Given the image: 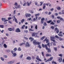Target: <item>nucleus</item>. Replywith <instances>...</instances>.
Wrapping results in <instances>:
<instances>
[{
	"mask_svg": "<svg viewBox=\"0 0 64 64\" xmlns=\"http://www.w3.org/2000/svg\"><path fill=\"white\" fill-rule=\"evenodd\" d=\"M44 26H47V23H46V22H44Z\"/></svg>",
	"mask_w": 64,
	"mask_h": 64,
	"instance_id": "29",
	"label": "nucleus"
},
{
	"mask_svg": "<svg viewBox=\"0 0 64 64\" xmlns=\"http://www.w3.org/2000/svg\"><path fill=\"white\" fill-rule=\"evenodd\" d=\"M50 42H48L47 44V45L50 48Z\"/></svg>",
	"mask_w": 64,
	"mask_h": 64,
	"instance_id": "30",
	"label": "nucleus"
},
{
	"mask_svg": "<svg viewBox=\"0 0 64 64\" xmlns=\"http://www.w3.org/2000/svg\"><path fill=\"white\" fill-rule=\"evenodd\" d=\"M17 50V48H14V52H16V50Z\"/></svg>",
	"mask_w": 64,
	"mask_h": 64,
	"instance_id": "27",
	"label": "nucleus"
},
{
	"mask_svg": "<svg viewBox=\"0 0 64 64\" xmlns=\"http://www.w3.org/2000/svg\"><path fill=\"white\" fill-rule=\"evenodd\" d=\"M40 44H39V45L38 46V47L39 48H40V49L41 48H42V47H41V46L40 45Z\"/></svg>",
	"mask_w": 64,
	"mask_h": 64,
	"instance_id": "35",
	"label": "nucleus"
},
{
	"mask_svg": "<svg viewBox=\"0 0 64 64\" xmlns=\"http://www.w3.org/2000/svg\"><path fill=\"white\" fill-rule=\"evenodd\" d=\"M4 46L5 48H6L7 47V46L6 44H4Z\"/></svg>",
	"mask_w": 64,
	"mask_h": 64,
	"instance_id": "23",
	"label": "nucleus"
},
{
	"mask_svg": "<svg viewBox=\"0 0 64 64\" xmlns=\"http://www.w3.org/2000/svg\"><path fill=\"white\" fill-rule=\"evenodd\" d=\"M27 5H28V6H30V4L32 3V2H30V3L29 2H28L27 3H26Z\"/></svg>",
	"mask_w": 64,
	"mask_h": 64,
	"instance_id": "15",
	"label": "nucleus"
},
{
	"mask_svg": "<svg viewBox=\"0 0 64 64\" xmlns=\"http://www.w3.org/2000/svg\"><path fill=\"white\" fill-rule=\"evenodd\" d=\"M24 21H25V19H22L21 21L22 23H23V22H24Z\"/></svg>",
	"mask_w": 64,
	"mask_h": 64,
	"instance_id": "24",
	"label": "nucleus"
},
{
	"mask_svg": "<svg viewBox=\"0 0 64 64\" xmlns=\"http://www.w3.org/2000/svg\"><path fill=\"white\" fill-rule=\"evenodd\" d=\"M26 59L27 60H30L31 59V58L30 57L28 56L26 58Z\"/></svg>",
	"mask_w": 64,
	"mask_h": 64,
	"instance_id": "21",
	"label": "nucleus"
},
{
	"mask_svg": "<svg viewBox=\"0 0 64 64\" xmlns=\"http://www.w3.org/2000/svg\"><path fill=\"white\" fill-rule=\"evenodd\" d=\"M46 57H51V54H46Z\"/></svg>",
	"mask_w": 64,
	"mask_h": 64,
	"instance_id": "13",
	"label": "nucleus"
},
{
	"mask_svg": "<svg viewBox=\"0 0 64 64\" xmlns=\"http://www.w3.org/2000/svg\"><path fill=\"white\" fill-rule=\"evenodd\" d=\"M44 37H45L44 36H42V37L41 39V40H43V39H44Z\"/></svg>",
	"mask_w": 64,
	"mask_h": 64,
	"instance_id": "31",
	"label": "nucleus"
},
{
	"mask_svg": "<svg viewBox=\"0 0 64 64\" xmlns=\"http://www.w3.org/2000/svg\"><path fill=\"white\" fill-rule=\"evenodd\" d=\"M50 24V25H55V23H54L53 22H52Z\"/></svg>",
	"mask_w": 64,
	"mask_h": 64,
	"instance_id": "28",
	"label": "nucleus"
},
{
	"mask_svg": "<svg viewBox=\"0 0 64 64\" xmlns=\"http://www.w3.org/2000/svg\"><path fill=\"white\" fill-rule=\"evenodd\" d=\"M55 30L56 32V33H59V29H58L57 28H55Z\"/></svg>",
	"mask_w": 64,
	"mask_h": 64,
	"instance_id": "10",
	"label": "nucleus"
},
{
	"mask_svg": "<svg viewBox=\"0 0 64 64\" xmlns=\"http://www.w3.org/2000/svg\"><path fill=\"white\" fill-rule=\"evenodd\" d=\"M33 43L34 45H40V42H36V40H35L33 41Z\"/></svg>",
	"mask_w": 64,
	"mask_h": 64,
	"instance_id": "2",
	"label": "nucleus"
},
{
	"mask_svg": "<svg viewBox=\"0 0 64 64\" xmlns=\"http://www.w3.org/2000/svg\"><path fill=\"white\" fill-rule=\"evenodd\" d=\"M38 34V32H33L32 34V37H34V36L37 37Z\"/></svg>",
	"mask_w": 64,
	"mask_h": 64,
	"instance_id": "3",
	"label": "nucleus"
},
{
	"mask_svg": "<svg viewBox=\"0 0 64 64\" xmlns=\"http://www.w3.org/2000/svg\"><path fill=\"white\" fill-rule=\"evenodd\" d=\"M35 28L36 30H37V24H36L35 25Z\"/></svg>",
	"mask_w": 64,
	"mask_h": 64,
	"instance_id": "32",
	"label": "nucleus"
},
{
	"mask_svg": "<svg viewBox=\"0 0 64 64\" xmlns=\"http://www.w3.org/2000/svg\"><path fill=\"white\" fill-rule=\"evenodd\" d=\"M42 46L43 48H45V47L46 49L48 50V53H50L51 52V50H50V48H48L47 44H46L44 45L42 44Z\"/></svg>",
	"mask_w": 64,
	"mask_h": 64,
	"instance_id": "1",
	"label": "nucleus"
},
{
	"mask_svg": "<svg viewBox=\"0 0 64 64\" xmlns=\"http://www.w3.org/2000/svg\"><path fill=\"white\" fill-rule=\"evenodd\" d=\"M2 21H8V20H6V19L5 18H2Z\"/></svg>",
	"mask_w": 64,
	"mask_h": 64,
	"instance_id": "17",
	"label": "nucleus"
},
{
	"mask_svg": "<svg viewBox=\"0 0 64 64\" xmlns=\"http://www.w3.org/2000/svg\"><path fill=\"white\" fill-rule=\"evenodd\" d=\"M24 44V43H22V44H20V46H22V45H23V44Z\"/></svg>",
	"mask_w": 64,
	"mask_h": 64,
	"instance_id": "44",
	"label": "nucleus"
},
{
	"mask_svg": "<svg viewBox=\"0 0 64 64\" xmlns=\"http://www.w3.org/2000/svg\"><path fill=\"white\" fill-rule=\"evenodd\" d=\"M55 39V37L53 36L50 37V40L51 41H53L54 42H55V40H54V39Z\"/></svg>",
	"mask_w": 64,
	"mask_h": 64,
	"instance_id": "4",
	"label": "nucleus"
},
{
	"mask_svg": "<svg viewBox=\"0 0 64 64\" xmlns=\"http://www.w3.org/2000/svg\"><path fill=\"white\" fill-rule=\"evenodd\" d=\"M13 51L12 50L11 51V52H12V54H13V55H14V56H16V55H17V54H16L15 53H13Z\"/></svg>",
	"mask_w": 64,
	"mask_h": 64,
	"instance_id": "12",
	"label": "nucleus"
},
{
	"mask_svg": "<svg viewBox=\"0 0 64 64\" xmlns=\"http://www.w3.org/2000/svg\"><path fill=\"white\" fill-rule=\"evenodd\" d=\"M59 40L60 41H61V40H63V39L62 38H59Z\"/></svg>",
	"mask_w": 64,
	"mask_h": 64,
	"instance_id": "50",
	"label": "nucleus"
},
{
	"mask_svg": "<svg viewBox=\"0 0 64 64\" xmlns=\"http://www.w3.org/2000/svg\"><path fill=\"white\" fill-rule=\"evenodd\" d=\"M58 36H60V37H62L63 36V34H58Z\"/></svg>",
	"mask_w": 64,
	"mask_h": 64,
	"instance_id": "26",
	"label": "nucleus"
},
{
	"mask_svg": "<svg viewBox=\"0 0 64 64\" xmlns=\"http://www.w3.org/2000/svg\"><path fill=\"white\" fill-rule=\"evenodd\" d=\"M15 22L16 23H18V21H17V19L15 20Z\"/></svg>",
	"mask_w": 64,
	"mask_h": 64,
	"instance_id": "52",
	"label": "nucleus"
},
{
	"mask_svg": "<svg viewBox=\"0 0 64 64\" xmlns=\"http://www.w3.org/2000/svg\"><path fill=\"white\" fill-rule=\"evenodd\" d=\"M30 40H30L31 42H32L33 41V40H34V39L33 38H32V37H30L29 38Z\"/></svg>",
	"mask_w": 64,
	"mask_h": 64,
	"instance_id": "19",
	"label": "nucleus"
},
{
	"mask_svg": "<svg viewBox=\"0 0 64 64\" xmlns=\"http://www.w3.org/2000/svg\"><path fill=\"white\" fill-rule=\"evenodd\" d=\"M61 21L60 20H58L57 21V23H59Z\"/></svg>",
	"mask_w": 64,
	"mask_h": 64,
	"instance_id": "37",
	"label": "nucleus"
},
{
	"mask_svg": "<svg viewBox=\"0 0 64 64\" xmlns=\"http://www.w3.org/2000/svg\"><path fill=\"white\" fill-rule=\"evenodd\" d=\"M51 28L52 29H54V27L53 26H52L51 27Z\"/></svg>",
	"mask_w": 64,
	"mask_h": 64,
	"instance_id": "58",
	"label": "nucleus"
},
{
	"mask_svg": "<svg viewBox=\"0 0 64 64\" xmlns=\"http://www.w3.org/2000/svg\"><path fill=\"white\" fill-rule=\"evenodd\" d=\"M59 56H60V57H62V54H60L59 55Z\"/></svg>",
	"mask_w": 64,
	"mask_h": 64,
	"instance_id": "54",
	"label": "nucleus"
},
{
	"mask_svg": "<svg viewBox=\"0 0 64 64\" xmlns=\"http://www.w3.org/2000/svg\"><path fill=\"white\" fill-rule=\"evenodd\" d=\"M18 51H21V48H20V47H19L18 48Z\"/></svg>",
	"mask_w": 64,
	"mask_h": 64,
	"instance_id": "60",
	"label": "nucleus"
},
{
	"mask_svg": "<svg viewBox=\"0 0 64 64\" xmlns=\"http://www.w3.org/2000/svg\"><path fill=\"white\" fill-rule=\"evenodd\" d=\"M6 36H9V34L7 33H6Z\"/></svg>",
	"mask_w": 64,
	"mask_h": 64,
	"instance_id": "63",
	"label": "nucleus"
},
{
	"mask_svg": "<svg viewBox=\"0 0 64 64\" xmlns=\"http://www.w3.org/2000/svg\"><path fill=\"white\" fill-rule=\"evenodd\" d=\"M29 31H34V30H32L31 28H30L29 29Z\"/></svg>",
	"mask_w": 64,
	"mask_h": 64,
	"instance_id": "42",
	"label": "nucleus"
},
{
	"mask_svg": "<svg viewBox=\"0 0 64 64\" xmlns=\"http://www.w3.org/2000/svg\"><path fill=\"white\" fill-rule=\"evenodd\" d=\"M31 20V18H27V20H29L30 21V20Z\"/></svg>",
	"mask_w": 64,
	"mask_h": 64,
	"instance_id": "39",
	"label": "nucleus"
},
{
	"mask_svg": "<svg viewBox=\"0 0 64 64\" xmlns=\"http://www.w3.org/2000/svg\"><path fill=\"white\" fill-rule=\"evenodd\" d=\"M7 23V22L6 21H4V24H6Z\"/></svg>",
	"mask_w": 64,
	"mask_h": 64,
	"instance_id": "49",
	"label": "nucleus"
},
{
	"mask_svg": "<svg viewBox=\"0 0 64 64\" xmlns=\"http://www.w3.org/2000/svg\"><path fill=\"white\" fill-rule=\"evenodd\" d=\"M6 51L7 52H10V51L9 50H6Z\"/></svg>",
	"mask_w": 64,
	"mask_h": 64,
	"instance_id": "55",
	"label": "nucleus"
},
{
	"mask_svg": "<svg viewBox=\"0 0 64 64\" xmlns=\"http://www.w3.org/2000/svg\"><path fill=\"white\" fill-rule=\"evenodd\" d=\"M44 6L43 7V9H45V8H46V4H43Z\"/></svg>",
	"mask_w": 64,
	"mask_h": 64,
	"instance_id": "20",
	"label": "nucleus"
},
{
	"mask_svg": "<svg viewBox=\"0 0 64 64\" xmlns=\"http://www.w3.org/2000/svg\"><path fill=\"white\" fill-rule=\"evenodd\" d=\"M53 59V57H51L50 58V59L48 60H47L45 62H48V61H51Z\"/></svg>",
	"mask_w": 64,
	"mask_h": 64,
	"instance_id": "5",
	"label": "nucleus"
},
{
	"mask_svg": "<svg viewBox=\"0 0 64 64\" xmlns=\"http://www.w3.org/2000/svg\"><path fill=\"white\" fill-rule=\"evenodd\" d=\"M36 59L37 60H38V61H42V60H41L39 58V57L38 56H37L36 58Z\"/></svg>",
	"mask_w": 64,
	"mask_h": 64,
	"instance_id": "6",
	"label": "nucleus"
},
{
	"mask_svg": "<svg viewBox=\"0 0 64 64\" xmlns=\"http://www.w3.org/2000/svg\"><path fill=\"white\" fill-rule=\"evenodd\" d=\"M31 16V14H26V17H28Z\"/></svg>",
	"mask_w": 64,
	"mask_h": 64,
	"instance_id": "18",
	"label": "nucleus"
},
{
	"mask_svg": "<svg viewBox=\"0 0 64 64\" xmlns=\"http://www.w3.org/2000/svg\"><path fill=\"white\" fill-rule=\"evenodd\" d=\"M16 32H18L19 33V32H20L21 31L20 30V29L19 28H17L16 29Z\"/></svg>",
	"mask_w": 64,
	"mask_h": 64,
	"instance_id": "7",
	"label": "nucleus"
},
{
	"mask_svg": "<svg viewBox=\"0 0 64 64\" xmlns=\"http://www.w3.org/2000/svg\"><path fill=\"white\" fill-rule=\"evenodd\" d=\"M55 37L56 38H59V37H58V36L56 35L55 36Z\"/></svg>",
	"mask_w": 64,
	"mask_h": 64,
	"instance_id": "64",
	"label": "nucleus"
},
{
	"mask_svg": "<svg viewBox=\"0 0 64 64\" xmlns=\"http://www.w3.org/2000/svg\"><path fill=\"white\" fill-rule=\"evenodd\" d=\"M39 15H40V14L39 13L35 14V16H39Z\"/></svg>",
	"mask_w": 64,
	"mask_h": 64,
	"instance_id": "45",
	"label": "nucleus"
},
{
	"mask_svg": "<svg viewBox=\"0 0 64 64\" xmlns=\"http://www.w3.org/2000/svg\"><path fill=\"white\" fill-rule=\"evenodd\" d=\"M14 14H16V10H14V12H13Z\"/></svg>",
	"mask_w": 64,
	"mask_h": 64,
	"instance_id": "59",
	"label": "nucleus"
},
{
	"mask_svg": "<svg viewBox=\"0 0 64 64\" xmlns=\"http://www.w3.org/2000/svg\"><path fill=\"white\" fill-rule=\"evenodd\" d=\"M30 12L31 13H34V12L33 11H32V10H30Z\"/></svg>",
	"mask_w": 64,
	"mask_h": 64,
	"instance_id": "53",
	"label": "nucleus"
},
{
	"mask_svg": "<svg viewBox=\"0 0 64 64\" xmlns=\"http://www.w3.org/2000/svg\"><path fill=\"white\" fill-rule=\"evenodd\" d=\"M52 22V20H50L46 22L47 23H51Z\"/></svg>",
	"mask_w": 64,
	"mask_h": 64,
	"instance_id": "25",
	"label": "nucleus"
},
{
	"mask_svg": "<svg viewBox=\"0 0 64 64\" xmlns=\"http://www.w3.org/2000/svg\"><path fill=\"white\" fill-rule=\"evenodd\" d=\"M23 54H22L20 56V58H22V57H23Z\"/></svg>",
	"mask_w": 64,
	"mask_h": 64,
	"instance_id": "62",
	"label": "nucleus"
},
{
	"mask_svg": "<svg viewBox=\"0 0 64 64\" xmlns=\"http://www.w3.org/2000/svg\"><path fill=\"white\" fill-rule=\"evenodd\" d=\"M18 5V4L17 2H16L15 3V6H17V5Z\"/></svg>",
	"mask_w": 64,
	"mask_h": 64,
	"instance_id": "61",
	"label": "nucleus"
},
{
	"mask_svg": "<svg viewBox=\"0 0 64 64\" xmlns=\"http://www.w3.org/2000/svg\"><path fill=\"white\" fill-rule=\"evenodd\" d=\"M30 45L29 43L28 42H26V45H25V47H30Z\"/></svg>",
	"mask_w": 64,
	"mask_h": 64,
	"instance_id": "8",
	"label": "nucleus"
},
{
	"mask_svg": "<svg viewBox=\"0 0 64 64\" xmlns=\"http://www.w3.org/2000/svg\"><path fill=\"white\" fill-rule=\"evenodd\" d=\"M25 26L24 25H23L22 26V29H24V27Z\"/></svg>",
	"mask_w": 64,
	"mask_h": 64,
	"instance_id": "36",
	"label": "nucleus"
},
{
	"mask_svg": "<svg viewBox=\"0 0 64 64\" xmlns=\"http://www.w3.org/2000/svg\"><path fill=\"white\" fill-rule=\"evenodd\" d=\"M16 6H14L15 8L16 9H17V8H21V6L20 5H18L16 6Z\"/></svg>",
	"mask_w": 64,
	"mask_h": 64,
	"instance_id": "11",
	"label": "nucleus"
},
{
	"mask_svg": "<svg viewBox=\"0 0 64 64\" xmlns=\"http://www.w3.org/2000/svg\"><path fill=\"white\" fill-rule=\"evenodd\" d=\"M0 27L1 28H4V26L3 25H0Z\"/></svg>",
	"mask_w": 64,
	"mask_h": 64,
	"instance_id": "34",
	"label": "nucleus"
},
{
	"mask_svg": "<svg viewBox=\"0 0 64 64\" xmlns=\"http://www.w3.org/2000/svg\"><path fill=\"white\" fill-rule=\"evenodd\" d=\"M40 3H41V4H40V6H42V4H43V2H40Z\"/></svg>",
	"mask_w": 64,
	"mask_h": 64,
	"instance_id": "51",
	"label": "nucleus"
},
{
	"mask_svg": "<svg viewBox=\"0 0 64 64\" xmlns=\"http://www.w3.org/2000/svg\"><path fill=\"white\" fill-rule=\"evenodd\" d=\"M12 18L9 17L8 18V20H10V19H11Z\"/></svg>",
	"mask_w": 64,
	"mask_h": 64,
	"instance_id": "57",
	"label": "nucleus"
},
{
	"mask_svg": "<svg viewBox=\"0 0 64 64\" xmlns=\"http://www.w3.org/2000/svg\"><path fill=\"white\" fill-rule=\"evenodd\" d=\"M8 30L10 31H12V28H8Z\"/></svg>",
	"mask_w": 64,
	"mask_h": 64,
	"instance_id": "22",
	"label": "nucleus"
},
{
	"mask_svg": "<svg viewBox=\"0 0 64 64\" xmlns=\"http://www.w3.org/2000/svg\"><path fill=\"white\" fill-rule=\"evenodd\" d=\"M1 59L2 61H4V58L1 57Z\"/></svg>",
	"mask_w": 64,
	"mask_h": 64,
	"instance_id": "40",
	"label": "nucleus"
},
{
	"mask_svg": "<svg viewBox=\"0 0 64 64\" xmlns=\"http://www.w3.org/2000/svg\"><path fill=\"white\" fill-rule=\"evenodd\" d=\"M60 20L61 21H64V20L63 19V18H60Z\"/></svg>",
	"mask_w": 64,
	"mask_h": 64,
	"instance_id": "33",
	"label": "nucleus"
},
{
	"mask_svg": "<svg viewBox=\"0 0 64 64\" xmlns=\"http://www.w3.org/2000/svg\"><path fill=\"white\" fill-rule=\"evenodd\" d=\"M52 19H54V16L53 15H52Z\"/></svg>",
	"mask_w": 64,
	"mask_h": 64,
	"instance_id": "46",
	"label": "nucleus"
},
{
	"mask_svg": "<svg viewBox=\"0 0 64 64\" xmlns=\"http://www.w3.org/2000/svg\"><path fill=\"white\" fill-rule=\"evenodd\" d=\"M44 23V21H43V20H41V21L40 22L41 24H43V23Z\"/></svg>",
	"mask_w": 64,
	"mask_h": 64,
	"instance_id": "43",
	"label": "nucleus"
},
{
	"mask_svg": "<svg viewBox=\"0 0 64 64\" xmlns=\"http://www.w3.org/2000/svg\"><path fill=\"white\" fill-rule=\"evenodd\" d=\"M58 60L59 62H61L62 61V58H58Z\"/></svg>",
	"mask_w": 64,
	"mask_h": 64,
	"instance_id": "16",
	"label": "nucleus"
},
{
	"mask_svg": "<svg viewBox=\"0 0 64 64\" xmlns=\"http://www.w3.org/2000/svg\"><path fill=\"white\" fill-rule=\"evenodd\" d=\"M14 62L15 61H14V60L10 61L11 64H12V63H14Z\"/></svg>",
	"mask_w": 64,
	"mask_h": 64,
	"instance_id": "47",
	"label": "nucleus"
},
{
	"mask_svg": "<svg viewBox=\"0 0 64 64\" xmlns=\"http://www.w3.org/2000/svg\"><path fill=\"white\" fill-rule=\"evenodd\" d=\"M41 20L42 21H44L45 18H42Z\"/></svg>",
	"mask_w": 64,
	"mask_h": 64,
	"instance_id": "38",
	"label": "nucleus"
},
{
	"mask_svg": "<svg viewBox=\"0 0 64 64\" xmlns=\"http://www.w3.org/2000/svg\"><path fill=\"white\" fill-rule=\"evenodd\" d=\"M36 18H34L33 19V21H35L36 20H37V19H38V16H36Z\"/></svg>",
	"mask_w": 64,
	"mask_h": 64,
	"instance_id": "14",
	"label": "nucleus"
},
{
	"mask_svg": "<svg viewBox=\"0 0 64 64\" xmlns=\"http://www.w3.org/2000/svg\"><path fill=\"white\" fill-rule=\"evenodd\" d=\"M57 9L58 10H60L61 9V8L60 7H58V8Z\"/></svg>",
	"mask_w": 64,
	"mask_h": 64,
	"instance_id": "56",
	"label": "nucleus"
},
{
	"mask_svg": "<svg viewBox=\"0 0 64 64\" xmlns=\"http://www.w3.org/2000/svg\"><path fill=\"white\" fill-rule=\"evenodd\" d=\"M42 56H43V57H44V52H42Z\"/></svg>",
	"mask_w": 64,
	"mask_h": 64,
	"instance_id": "41",
	"label": "nucleus"
},
{
	"mask_svg": "<svg viewBox=\"0 0 64 64\" xmlns=\"http://www.w3.org/2000/svg\"><path fill=\"white\" fill-rule=\"evenodd\" d=\"M54 51H56L57 50V49L56 48H54Z\"/></svg>",
	"mask_w": 64,
	"mask_h": 64,
	"instance_id": "48",
	"label": "nucleus"
},
{
	"mask_svg": "<svg viewBox=\"0 0 64 64\" xmlns=\"http://www.w3.org/2000/svg\"><path fill=\"white\" fill-rule=\"evenodd\" d=\"M45 41H46V43H48V42H49V40H47V38H46L43 41L44 42H45Z\"/></svg>",
	"mask_w": 64,
	"mask_h": 64,
	"instance_id": "9",
	"label": "nucleus"
}]
</instances>
